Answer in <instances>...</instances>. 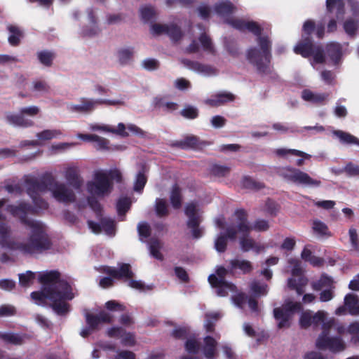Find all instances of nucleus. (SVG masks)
<instances>
[{"label": "nucleus", "instance_id": "14", "mask_svg": "<svg viewBox=\"0 0 359 359\" xmlns=\"http://www.w3.org/2000/svg\"><path fill=\"white\" fill-rule=\"evenodd\" d=\"M316 346L320 350L328 349L332 353L341 352L346 348L344 341L339 337L318 336Z\"/></svg>", "mask_w": 359, "mask_h": 359}, {"label": "nucleus", "instance_id": "47", "mask_svg": "<svg viewBox=\"0 0 359 359\" xmlns=\"http://www.w3.org/2000/svg\"><path fill=\"white\" fill-rule=\"evenodd\" d=\"M198 40L204 50L215 55V50L213 47L212 40L205 33H202L200 35Z\"/></svg>", "mask_w": 359, "mask_h": 359}, {"label": "nucleus", "instance_id": "12", "mask_svg": "<svg viewBox=\"0 0 359 359\" xmlns=\"http://www.w3.org/2000/svg\"><path fill=\"white\" fill-rule=\"evenodd\" d=\"M120 103L121 102L118 100L103 99L93 100L88 99L86 97H81L80 99V104H72L69 107V110L72 112H76L79 114H88L93 111L95 109L97 105H116Z\"/></svg>", "mask_w": 359, "mask_h": 359}, {"label": "nucleus", "instance_id": "11", "mask_svg": "<svg viewBox=\"0 0 359 359\" xmlns=\"http://www.w3.org/2000/svg\"><path fill=\"white\" fill-rule=\"evenodd\" d=\"M6 210L13 217H18L22 224L29 227L39 222L27 217L29 215H34L37 213L36 207L28 203L22 201L18 205H8Z\"/></svg>", "mask_w": 359, "mask_h": 359}, {"label": "nucleus", "instance_id": "60", "mask_svg": "<svg viewBox=\"0 0 359 359\" xmlns=\"http://www.w3.org/2000/svg\"><path fill=\"white\" fill-rule=\"evenodd\" d=\"M137 231L140 239L147 238L151 236V227L147 222H140L137 225Z\"/></svg>", "mask_w": 359, "mask_h": 359}, {"label": "nucleus", "instance_id": "17", "mask_svg": "<svg viewBox=\"0 0 359 359\" xmlns=\"http://www.w3.org/2000/svg\"><path fill=\"white\" fill-rule=\"evenodd\" d=\"M39 281L43 285V287H51L57 290H60L59 286L61 282H67L60 279V273L57 271H46L41 274L39 277Z\"/></svg>", "mask_w": 359, "mask_h": 359}, {"label": "nucleus", "instance_id": "31", "mask_svg": "<svg viewBox=\"0 0 359 359\" xmlns=\"http://www.w3.org/2000/svg\"><path fill=\"white\" fill-rule=\"evenodd\" d=\"M234 5L228 0L220 1L215 5V11L220 16H227L235 11Z\"/></svg>", "mask_w": 359, "mask_h": 359}, {"label": "nucleus", "instance_id": "45", "mask_svg": "<svg viewBox=\"0 0 359 359\" xmlns=\"http://www.w3.org/2000/svg\"><path fill=\"white\" fill-rule=\"evenodd\" d=\"M276 154L279 156H286L287 154H291L296 156L304 158L306 159H310L311 158V156L310 154L297 149H278L276 151Z\"/></svg>", "mask_w": 359, "mask_h": 359}, {"label": "nucleus", "instance_id": "19", "mask_svg": "<svg viewBox=\"0 0 359 359\" xmlns=\"http://www.w3.org/2000/svg\"><path fill=\"white\" fill-rule=\"evenodd\" d=\"M316 45L314 44L313 39L302 37L300 41L294 47V52L302 55L303 57L307 58L312 55L313 49Z\"/></svg>", "mask_w": 359, "mask_h": 359}, {"label": "nucleus", "instance_id": "7", "mask_svg": "<svg viewBox=\"0 0 359 359\" xmlns=\"http://www.w3.org/2000/svg\"><path fill=\"white\" fill-rule=\"evenodd\" d=\"M235 216L237 219L236 226L237 233H240L242 236L240 238V245L243 252H248L255 247V241L249 237L252 227L248 221V213L244 209H238L235 211Z\"/></svg>", "mask_w": 359, "mask_h": 359}, {"label": "nucleus", "instance_id": "55", "mask_svg": "<svg viewBox=\"0 0 359 359\" xmlns=\"http://www.w3.org/2000/svg\"><path fill=\"white\" fill-rule=\"evenodd\" d=\"M345 32L350 36H354L356 34L358 25L357 22L352 18L345 20L343 25Z\"/></svg>", "mask_w": 359, "mask_h": 359}, {"label": "nucleus", "instance_id": "26", "mask_svg": "<svg viewBox=\"0 0 359 359\" xmlns=\"http://www.w3.org/2000/svg\"><path fill=\"white\" fill-rule=\"evenodd\" d=\"M235 100V95L231 93L223 92L217 94L213 98L205 101L206 104L210 107H219L226 102H232Z\"/></svg>", "mask_w": 359, "mask_h": 359}, {"label": "nucleus", "instance_id": "33", "mask_svg": "<svg viewBox=\"0 0 359 359\" xmlns=\"http://www.w3.org/2000/svg\"><path fill=\"white\" fill-rule=\"evenodd\" d=\"M182 63L190 69L201 73H209L212 70V67L209 65H203L199 62L189 59L182 60Z\"/></svg>", "mask_w": 359, "mask_h": 359}, {"label": "nucleus", "instance_id": "15", "mask_svg": "<svg viewBox=\"0 0 359 359\" xmlns=\"http://www.w3.org/2000/svg\"><path fill=\"white\" fill-rule=\"evenodd\" d=\"M53 197L59 202H74L76 196L72 190L68 189L65 184L55 181L50 189Z\"/></svg>", "mask_w": 359, "mask_h": 359}, {"label": "nucleus", "instance_id": "37", "mask_svg": "<svg viewBox=\"0 0 359 359\" xmlns=\"http://www.w3.org/2000/svg\"><path fill=\"white\" fill-rule=\"evenodd\" d=\"M146 171V166L143 165L137 174L134 185V190L137 192L142 191L147 182V177L145 175Z\"/></svg>", "mask_w": 359, "mask_h": 359}, {"label": "nucleus", "instance_id": "10", "mask_svg": "<svg viewBox=\"0 0 359 359\" xmlns=\"http://www.w3.org/2000/svg\"><path fill=\"white\" fill-rule=\"evenodd\" d=\"M87 190L91 195L103 197L112 190V183L107 173L98 171L95 174L94 181L87 183Z\"/></svg>", "mask_w": 359, "mask_h": 359}, {"label": "nucleus", "instance_id": "5", "mask_svg": "<svg viewBox=\"0 0 359 359\" xmlns=\"http://www.w3.org/2000/svg\"><path fill=\"white\" fill-rule=\"evenodd\" d=\"M278 175L287 182L311 187H318L321 184L320 180L313 179L309 175L292 166L279 168Z\"/></svg>", "mask_w": 359, "mask_h": 359}, {"label": "nucleus", "instance_id": "13", "mask_svg": "<svg viewBox=\"0 0 359 359\" xmlns=\"http://www.w3.org/2000/svg\"><path fill=\"white\" fill-rule=\"evenodd\" d=\"M151 30L156 35L166 34L172 42L180 41L184 35L181 27L175 23H154L151 25Z\"/></svg>", "mask_w": 359, "mask_h": 359}, {"label": "nucleus", "instance_id": "29", "mask_svg": "<svg viewBox=\"0 0 359 359\" xmlns=\"http://www.w3.org/2000/svg\"><path fill=\"white\" fill-rule=\"evenodd\" d=\"M229 273V268L226 269L224 266H219L216 270V275L211 274L208 277V281L211 286H217L219 283H224L226 276ZM226 285H227L226 283Z\"/></svg>", "mask_w": 359, "mask_h": 359}, {"label": "nucleus", "instance_id": "64", "mask_svg": "<svg viewBox=\"0 0 359 359\" xmlns=\"http://www.w3.org/2000/svg\"><path fill=\"white\" fill-rule=\"evenodd\" d=\"M180 114L183 117L188 119H194L198 116V109L192 106L186 107L181 111Z\"/></svg>", "mask_w": 359, "mask_h": 359}, {"label": "nucleus", "instance_id": "35", "mask_svg": "<svg viewBox=\"0 0 359 359\" xmlns=\"http://www.w3.org/2000/svg\"><path fill=\"white\" fill-rule=\"evenodd\" d=\"M231 171V168L226 165H222L217 163L210 165L208 168V172L211 176L216 177H224L227 176Z\"/></svg>", "mask_w": 359, "mask_h": 359}, {"label": "nucleus", "instance_id": "22", "mask_svg": "<svg viewBox=\"0 0 359 359\" xmlns=\"http://www.w3.org/2000/svg\"><path fill=\"white\" fill-rule=\"evenodd\" d=\"M56 290L51 287H42L41 290L32 292L30 294L36 304H42L46 299H53Z\"/></svg>", "mask_w": 359, "mask_h": 359}, {"label": "nucleus", "instance_id": "23", "mask_svg": "<svg viewBox=\"0 0 359 359\" xmlns=\"http://www.w3.org/2000/svg\"><path fill=\"white\" fill-rule=\"evenodd\" d=\"M203 353L206 359H217V341L211 336H206L203 339Z\"/></svg>", "mask_w": 359, "mask_h": 359}, {"label": "nucleus", "instance_id": "63", "mask_svg": "<svg viewBox=\"0 0 359 359\" xmlns=\"http://www.w3.org/2000/svg\"><path fill=\"white\" fill-rule=\"evenodd\" d=\"M311 56L313 57L314 61L318 64H323L325 62L324 49L321 46L316 45Z\"/></svg>", "mask_w": 359, "mask_h": 359}, {"label": "nucleus", "instance_id": "57", "mask_svg": "<svg viewBox=\"0 0 359 359\" xmlns=\"http://www.w3.org/2000/svg\"><path fill=\"white\" fill-rule=\"evenodd\" d=\"M267 287V285L261 284L258 281H253L250 285V290L256 296L266 295Z\"/></svg>", "mask_w": 359, "mask_h": 359}, {"label": "nucleus", "instance_id": "36", "mask_svg": "<svg viewBox=\"0 0 359 359\" xmlns=\"http://www.w3.org/2000/svg\"><path fill=\"white\" fill-rule=\"evenodd\" d=\"M170 200L174 209H179L181 207L182 196L181 189L177 184H175L172 187Z\"/></svg>", "mask_w": 359, "mask_h": 359}, {"label": "nucleus", "instance_id": "49", "mask_svg": "<svg viewBox=\"0 0 359 359\" xmlns=\"http://www.w3.org/2000/svg\"><path fill=\"white\" fill-rule=\"evenodd\" d=\"M242 186L244 188L259 190L264 187L263 183L257 182L248 176H245L242 180Z\"/></svg>", "mask_w": 359, "mask_h": 359}, {"label": "nucleus", "instance_id": "62", "mask_svg": "<svg viewBox=\"0 0 359 359\" xmlns=\"http://www.w3.org/2000/svg\"><path fill=\"white\" fill-rule=\"evenodd\" d=\"M102 230L103 229L108 235L114 233L115 224L112 219L103 218L101 219Z\"/></svg>", "mask_w": 359, "mask_h": 359}, {"label": "nucleus", "instance_id": "48", "mask_svg": "<svg viewBox=\"0 0 359 359\" xmlns=\"http://www.w3.org/2000/svg\"><path fill=\"white\" fill-rule=\"evenodd\" d=\"M184 348L187 353L197 354L200 350V343L194 337L189 338L185 341Z\"/></svg>", "mask_w": 359, "mask_h": 359}, {"label": "nucleus", "instance_id": "6", "mask_svg": "<svg viewBox=\"0 0 359 359\" xmlns=\"http://www.w3.org/2000/svg\"><path fill=\"white\" fill-rule=\"evenodd\" d=\"M302 309L301 303L294 302L290 299L286 300L281 306L273 309V317L278 321V328H289L293 316L301 311Z\"/></svg>", "mask_w": 359, "mask_h": 359}, {"label": "nucleus", "instance_id": "4", "mask_svg": "<svg viewBox=\"0 0 359 359\" xmlns=\"http://www.w3.org/2000/svg\"><path fill=\"white\" fill-rule=\"evenodd\" d=\"M54 182L55 178L50 173L44 174L40 180L36 177H27L25 180L27 194L37 208L41 210L48 208V203L41 198L40 194L50 190Z\"/></svg>", "mask_w": 359, "mask_h": 359}, {"label": "nucleus", "instance_id": "51", "mask_svg": "<svg viewBox=\"0 0 359 359\" xmlns=\"http://www.w3.org/2000/svg\"><path fill=\"white\" fill-rule=\"evenodd\" d=\"M131 205V201L129 198H121L116 203L117 212L119 215H125L129 210Z\"/></svg>", "mask_w": 359, "mask_h": 359}, {"label": "nucleus", "instance_id": "58", "mask_svg": "<svg viewBox=\"0 0 359 359\" xmlns=\"http://www.w3.org/2000/svg\"><path fill=\"white\" fill-rule=\"evenodd\" d=\"M61 134L58 130H44L37 134V137L41 140H49Z\"/></svg>", "mask_w": 359, "mask_h": 359}, {"label": "nucleus", "instance_id": "18", "mask_svg": "<svg viewBox=\"0 0 359 359\" xmlns=\"http://www.w3.org/2000/svg\"><path fill=\"white\" fill-rule=\"evenodd\" d=\"M86 320L88 327L95 330L97 329L100 323H112L113 318L112 316L105 311H100L99 314L94 315L92 313H86Z\"/></svg>", "mask_w": 359, "mask_h": 359}, {"label": "nucleus", "instance_id": "38", "mask_svg": "<svg viewBox=\"0 0 359 359\" xmlns=\"http://www.w3.org/2000/svg\"><path fill=\"white\" fill-rule=\"evenodd\" d=\"M134 54L133 48H120L117 51V57L121 65H127L133 58Z\"/></svg>", "mask_w": 359, "mask_h": 359}, {"label": "nucleus", "instance_id": "9", "mask_svg": "<svg viewBox=\"0 0 359 359\" xmlns=\"http://www.w3.org/2000/svg\"><path fill=\"white\" fill-rule=\"evenodd\" d=\"M184 214L187 217V226L191 230V236L194 239H198L203 236V229L200 226L202 222V216L199 213L197 205L191 202L184 208Z\"/></svg>", "mask_w": 359, "mask_h": 359}, {"label": "nucleus", "instance_id": "52", "mask_svg": "<svg viewBox=\"0 0 359 359\" xmlns=\"http://www.w3.org/2000/svg\"><path fill=\"white\" fill-rule=\"evenodd\" d=\"M160 241L158 239H152L149 244V250L151 255L156 259L163 260V255L160 252Z\"/></svg>", "mask_w": 359, "mask_h": 359}, {"label": "nucleus", "instance_id": "24", "mask_svg": "<svg viewBox=\"0 0 359 359\" xmlns=\"http://www.w3.org/2000/svg\"><path fill=\"white\" fill-rule=\"evenodd\" d=\"M326 9L327 13L336 11L337 18H342L345 14L344 0H326Z\"/></svg>", "mask_w": 359, "mask_h": 359}, {"label": "nucleus", "instance_id": "53", "mask_svg": "<svg viewBox=\"0 0 359 359\" xmlns=\"http://www.w3.org/2000/svg\"><path fill=\"white\" fill-rule=\"evenodd\" d=\"M40 62L46 67H50L54 59V54L50 51H40L37 54Z\"/></svg>", "mask_w": 359, "mask_h": 359}, {"label": "nucleus", "instance_id": "56", "mask_svg": "<svg viewBox=\"0 0 359 359\" xmlns=\"http://www.w3.org/2000/svg\"><path fill=\"white\" fill-rule=\"evenodd\" d=\"M35 279V273L27 271L25 273L19 274V282L22 287L29 286Z\"/></svg>", "mask_w": 359, "mask_h": 359}, {"label": "nucleus", "instance_id": "40", "mask_svg": "<svg viewBox=\"0 0 359 359\" xmlns=\"http://www.w3.org/2000/svg\"><path fill=\"white\" fill-rule=\"evenodd\" d=\"M334 134L339 137L341 142L344 144H354L359 146V139L348 133L342 130H336Z\"/></svg>", "mask_w": 359, "mask_h": 359}, {"label": "nucleus", "instance_id": "16", "mask_svg": "<svg viewBox=\"0 0 359 359\" xmlns=\"http://www.w3.org/2000/svg\"><path fill=\"white\" fill-rule=\"evenodd\" d=\"M237 236V229L234 225H229L226 229L225 233L219 234L215 241V248L218 252H224L227 248V241H235Z\"/></svg>", "mask_w": 359, "mask_h": 359}, {"label": "nucleus", "instance_id": "43", "mask_svg": "<svg viewBox=\"0 0 359 359\" xmlns=\"http://www.w3.org/2000/svg\"><path fill=\"white\" fill-rule=\"evenodd\" d=\"M1 338L6 343L13 345H21L24 342L23 337L14 333H4L1 334Z\"/></svg>", "mask_w": 359, "mask_h": 359}, {"label": "nucleus", "instance_id": "28", "mask_svg": "<svg viewBox=\"0 0 359 359\" xmlns=\"http://www.w3.org/2000/svg\"><path fill=\"white\" fill-rule=\"evenodd\" d=\"M344 304L350 315L359 316V301L355 294H347L344 297Z\"/></svg>", "mask_w": 359, "mask_h": 359}, {"label": "nucleus", "instance_id": "39", "mask_svg": "<svg viewBox=\"0 0 359 359\" xmlns=\"http://www.w3.org/2000/svg\"><path fill=\"white\" fill-rule=\"evenodd\" d=\"M11 229L5 223H0V246L7 249L8 241H10Z\"/></svg>", "mask_w": 359, "mask_h": 359}, {"label": "nucleus", "instance_id": "30", "mask_svg": "<svg viewBox=\"0 0 359 359\" xmlns=\"http://www.w3.org/2000/svg\"><path fill=\"white\" fill-rule=\"evenodd\" d=\"M326 53L333 63L337 65L341 57V46L338 43H330L326 46Z\"/></svg>", "mask_w": 359, "mask_h": 359}, {"label": "nucleus", "instance_id": "1", "mask_svg": "<svg viewBox=\"0 0 359 359\" xmlns=\"http://www.w3.org/2000/svg\"><path fill=\"white\" fill-rule=\"evenodd\" d=\"M225 22L240 32L248 30L257 36L258 47H250L247 51L246 57L258 74H269L271 72L269 66L272 58V42L268 36H262V27L257 22L240 18H226Z\"/></svg>", "mask_w": 359, "mask_h": 359}, {"label": "nucleus", "instance_id": "41", "mask_svg": "<svg viewBox=\"0 0 359 359\" xmlns=\"http://www.w3.org/2000/svg\"><path fill=\"white\" fill-rule=\"evenodd\" d=\"M225 283H219L217 286H212L214 288H216L217 294L219 297H226L229 294V291H235L236 287L234 284L229 283L228 281H224Z\"/></svg>", "mask_w": 359, "mask_h": 359}, {"label": "nucleus", "instance_id": "61", "mask_svg": "<svg viewBox=\"0 0 359 359\" xmlns=\"http://www.w3.org/2000/svg\"><path fill=\"white\" fill-rule=\"evenodd\" d=\"M142 20L147 22L155 17V11L151 6H144L140 9Z\"/></svg>", "mask_w": 359, "mask_h": 359}, {"label": "nucleus", "instance_id": "25", "mask_svg": "<svg viewBox=\"0 0 359 359\" xmlns=\"http://www.w3.org/2000/svg\"><path fill=\"white\" fill-rule=\"evenodd\" d=\"M6 119L8 123L16 126L27 128L34 125V122L26 118L21 112L18 114H8L6 116Z\"/></svg>", "mask_w": 359, "mask_h": 359}, {"label": "nucleus", "instance_id": "46", "mask_svg": "<svg viewBox=\"0 0 359 359\" xmlns=\"http://www.w3.org/2000/svg\"><path fill=\"white\" fill-rule=\"evenodd\" d=\"M219 318L218 313H207L205 315V327L208 332H213L215 331V322Z\"/></svg>", "mask_w": 359, "mask_h": 359}, {"label": "nucleus", "instance_id": "50", "mask_svg": "<svg viewBox=\"0 0 359 359\" xmlns=\"http://www.w3.org/2000/svg\"><path fill=\"white\" fill-rule=\"evenodd\" d=\"M347 332L352 336L351 341L359 344V321L351 323L347 328Z\"/></svg>", "mask_w": 359, "mask_h": 359}, {"label": "nucleus", "instance_id": "44", "mask_svg": "<svg viewBox=\"0 0 359 359\" xmlns=\"http://www.w3.org/2000/svg\"><path fill=\"white\" fill-rule=\"evenodd\" d=\"M199 143V139L196 136L190 135L187 136L183 140L178 142V145L182 149H195L198 147Z\"/></svg>", "mask_w": 359, "mask_h": 359}, {"label": "nucleus", "instance_id": "8", "mask_svg": "<svg viewBox=\"0 0 359 359\" xmlns=\"http://www.w3.org/2000/svg\"><path fill=\"white\" fill-rule=\"evenodd\" d=\"M59 286L61 290L55 291L54 299H51V307L57 315L64 316L69 311V304L65 300H72L74 294L71 285L68 282H61Z\"/></svg>", "mask_w": 359, "mask_h": 359}, {"label": "nucleus", "instance_id": "32", "mask_svg": "<svg viewBox=\"0 0 359 359\" xmlns=\"http://www.w3.org/2000/svg\"><path fill=\"white\" fill-rule=\"evenodd\" d=\"M323 287L334 289L333 279L326 274H323L320 279L312 283V288L316 291H320Z\"/></svg>", "mask_w": 359, "mask_h": 359}, {"label": "nucleus", "instance_id": "3", "mask_svg": "<svg viewBox=\"0 0 359 359\" xmlns=\"http://www.w3.org/2000/svg\"><path fill=\"white\" fill-rule=\"evenodd\" d=\"M118 267L110 266H104L102 268V272L109 276V277H104L100 280L99 285L102 288H109L114 285V280L128 281V286L140 290H151L152 286H145V285L140 280H133L135 273L132 270V266L128 263H118Z\"/></svg>", "mask_w": 359, "mask_h": 359}, {"label": "nucleus", "instance_id": "34", "mask_svg": "<svg viewBox=\"0 0 359 359\" xmlns=\"http://www.w3.org/2000/svg\"><path fill=\"white\" fill-rule=\"evenodd\" d=\"M8 30L10 32L8 41L12 46H18L21 41V38L23 37V32L20 29L19 27L15 25H9Z\"/></svg>", "mask_w": 359, "mask_h": 359}, {"label": "nucleus", "instance_id": "21", "mask_svg": "<svg viewBox=\"0 0 359 359\" xmlns=\"http://www.w3.org/2000/svg\"><path fill=\"white\" fill-rule=\"evenodd\" d=\"M65 178L68 184L75 189H80L83 185V180L76 167H69L65 171Z\"/></svg>", "mask_w": 359, "mask_h": 359}, {"label": "nucleus", "instance_id": "42", "mask_svg": "<svg viewBox=\"0 0 359 359\" xmlns=\"http://www.w3.org/2000/svg\"><path fill=\"white\" fill-rule=\"evenodd\" d=\"M155 211L156 215L159 217H164L168 215L169 210L168 204L165 199L156 198L155 203Z\"/></svg>", "mask_w": 359, "mask_h": 359}, {"label": "nucleus", "instance_id": "27", "mask_svg": "<svg viewBox=\"0 0 359 359\" xmlns=\"http://www.w3.org/2000/svg\"><path fill=\"white\" fill-rule=\"evenodd\" d=\"M88 16L89 21L92 25V27L91 28H89L88 27H83L82 29V34L84 36H90V37L96 36L100 33V29H99V27L97 25V19H96L94 11L92 8H89L88 10Z\"/></svg>", "mask_w": 359, "mask_h": 359}, {"label": "nucleus", "instance_id": "59", "mask_svg": "<svg viewBox=\"0 0 359 359\" xmlns=\"http://www.w3.org/2000/svg\"><path fill=\"white\" fill-rule=\"evenodd\" d=\"M313 231L320 234V236H325L329 234L327 226L320 220H314L313 223Z\"/></svg>", "mask_w": 359, "mask_h": 359}, {"label": "nucleus", "instance_id": "20", "mask_svg": "<svg viewBox=\"0 0 359 359\" xmlns=\"http://www.w3.org/2000/svg\"><path fill=\"white\" fill-rule=\"evenodd\" d=\"M239 269L243 274L250 273L253 270L252 264L245 259H233L229 261V273L233 274L234 272Z\"/></svg>", "mask_w": 359, "mask_h": 359}, {"label": "nucleus", "instance_id": "54", "mask_svg": "<svg viewBox=\"0 0 359 359\" xmlns=\"http://www.w3.org/2000/svg\"><path fill=\"white\" fill-rule=\"evenodd\" d=\"M316 24L312 20H307L304 22L302 27V37L312 39L311 34L315 31Z\"/></svg>", "mask_w": 359, "mask_h": 359}, {"label": "nucleus", "instance_id": "2", "mask_svg": "<svg viewBox=\"0 0 359 359\" xmlns=\"http://www.w3.org/2000/svg\"><path fill=\"white\" fill-rule=\"evenodd\" d=\"M32 232L26 243H19L10 238L7 249L20 250L24 254H42L52 249L53 242L40 222L30 226Z\"/></svg>", "mask_w": 359, "mask_h": 359}]
</instances>
